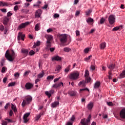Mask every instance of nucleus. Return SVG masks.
<instances>
[{
    "mask_svg": "<svg viewBox=\"0 0 125 125\" xmlns=\"http://www.w3.org/2000/svg\"><path fill=\"white\" fill-rule=\"evenodd\" d=\"M23 120H24V124H27V123H28V122H29V120H28L27 118H23Z\"/></svg>",
    "mask_w": 125,
    "mask_h": 125,
    "instance_id": "4d7b16f0",
    "label": "nucleus"
},
{
    "mask_svg": "<svg viewBox=\"0 0 125 125\" xmlns=\"http://www.w3.org/2000/svg\"><path fill=\"white\" fill-rule=\"evenodd\" d=\"M35 54V52L33 50H31L29 52V55H34Z\"/></svg>",
    "mask_w": 125,
    "mask_h": 125,
    "instance_id": "13d9d810",
    "label": "nucleus"
},
{
    "mask_svg": "<svg viewBox=\"0 0 125 125\" xmlns=\"http://www.w3.org/2000/svg\"><path fill=\"white\" fill-rule=\"evenodd\" d=\"M51 42H49L48 41H46V49H47V50H49V48L51 47Z\"/></svg>",
    "mask_w": 125,
    "mask_h": 125,
    "instance_id": "6ab92c4d",
    "label": "nucleus"
},
{
    "mask_svg": "<svg viewBox=\"0 0 125 125\" xmlns=\"http://www.w3.org/2000/svg\"><path fill=\"white\" fill-rule=\"evenodd\" d=\"M41 45V42L38 41L36 43H35L33 45V48H36V46H39V45Z\"/></svg>",
    "mask_w": 125,
    "mask_h": 125,
    "instance_id": "c756f323",
    "label": "nucleus"
},
{
    "mask_svg": "<svg viewBox=\"0 0 125 125\" xmlns=\"http://www.w3.org/2000/svg\"><path fill=\"white\" fill-rule=\"evenodd\" d=\"M92 56L90 55V56H89L88 57L85 58L84 59L85 61H88V60H89V59H90V58H91Z\"/></svg>",
    "mask_w": 125,
    "mask_h": 125,
    "instance_id": "09e8293b",
    "label": "nucleus"
},
{
    "mask_svg": "<svg viewBox=\"0 0 125 125\" xmlns=\"http://www.w3.org/2000/svg\"><path fill=\"white\" fill-rule=\"evenodd\" d=\"M4 21L8 23V21H9V19L7 17H5L4 19Z\"/></svg>",
    "mask_w": 125,
    "mask_h": 125,
    "instance_id": "0e129e2a",
    "label": "nucleus"
},
{
    "mask_svg": "<svg viewBox=\"0 0 125 125\" xmlns=\"http://www.w3.org/2000/svg\"><path fill=\"white\" fill-rule=\"evenodd\" d=\"M79 76H80L79 72H74L70 74L69 78L70 80H78L79 79Z\"/></svg>",
    "mask_w": 125,
    "mask_h": 125,
    "instance_id": "39448f33",
    "label": "nucleus"
},
{
    "mask_svg": "<svg viewBox=\"0 0 125 125\" xmlns=\"http://www.w3.org/2000/svg\"><path fill=\"white\" fill-rule=\"evenodd\" d=\"M91 12H92V11L90 9H89L85 12V15L86 16H89V15H90V13H91Z\"/></svg>",
    "mask_w": 125,
    "mask_h": 125,
    "instance_id": "2f4dec72",
    "label": "nucleus"
},
{
    "mask_svg": "<svg viewBox=\"0 0 125 125\" xmlns=\"http://www.w3.org/2000/svg\"><path fill=\"white\" fill-rule=\"evenodd\" d=\"M91 80V79L90 78L86 77V83H90V81Z\"/></svg>",
    "mask_w": 125,
    "mask_h": 125,
    "instance_id": "a18cd8bd",
    "label": "nucleus"
},
{
    "mask_svg": "<svg viewBox=\"0 0 125 125\" xmlns=\"http://www.w3.org/2000/svg\"><path fill=\"white\" fill-rule=\"evenodd\" d=\"M84 90H87V91H89V90L87 88H85L83 89H80V92H82V91H84Z\"/></svg>",
    "mask_w": 125,
    "mask_h": 125,
    "instance_id": "de8ad7c7",
    "label": "nucleus"
},
{
    "mask_svg": "<svg viewBox=\"0 0 125 125\" xmlns=\"http://www.w3.org/2000/svg\"><path fill=\"white\" fill-rule=\"evenodd\" d=\"M19 76H20V74H19L18 72H17L14 74V77L16 78V79H18V78H19Z\"/></svg>",
    "mask_w": 125,
    "mask_h": 125,
    "instance_id": "49530a36",
    "label": "nucleus"
},
{
    "mask_svg": "<svg viewBox=\"0 0 125 125\" xmlns=\"http://www.w3.org/2000/svg\"><path fill=\"white\" fill-rule=\"evenodd\" d=\"M91 119V115L89 114L86 120L85 119H82L80 122L82 125H88L90 124V119Z\"/></svg>",
    "mask_w": 125,
    "mask_h": 125,
    "instance_id": "20e7f679",
    "label": "nucleus"
},
{
    "mask_svg": "<svg viewBox=\"0 0 125 125\" xmlns=\"http://www.w3.org/2000/svg\"><path fill=\"white\" fill-rule=\"evenodd\" d=\"M63 51H65V52H69V51H71V49L70 48L65 47L63 48Z\"/></svg>",
    "mask_w": 125,
    "mask_h": 125,
    "instance_id": "c9c22d12",
    "label": "nucleus"
},
{
    "mask_svg": "<svg viewBox=\"0 0 125 125\" xmlns=\"http://www.w3.org/2000/svg\"><path fill=\"white\" fill-rule=\"evenodd\" d=\"M106 47V43L105 42L102 43L100 44V47L101 49H104L105 47Z\"/></svg>",
    "mask_w": 125,
    "mask_h": 125,
    "instance_id": "cd10ccee",
    "label": "nucleus"
},
{
    "mask_svg": "<svg viewBox=\"0 0 125 125\" xmlns=\"http://www.w3.org/2000/svg\"><path fill=\"white\" fill-rule=\"evenodd\" d=\"M43 76H44V72H43V71H42V73H39L37 75V77L38 78V79H42V78H43Z\"/></svg>",
    "mask_w": 125,
    "mask_h": 125,
    "instance_id": "393cba45",
    "label": "nucleus"
},
{
    "mask_svg": "<svg viewBox=\"0 0 125 125\" xmlns=\"http://www.w3.org/2000/svg\"><path fill=\"white\" fill-rule=\"evenodd\" d=\"M71 122H74L75 121V116L73 115L70 119Z\"/></svg>",
    "mask_w": 125,
    "mask_h": 125,
    "instance_id": "69168bd1",
    "label": "nucleus"
},
{
    "mask_svg": "<svg viewBox=\"0 0 125 125\" xmlns=\"http://www.w3.org/2000/svg\"><path fill=\"white\" fill-rule=\"evenodd\" d=\"M21 52L25 55H28V54L29 53V51L27 49H22Z\"/></svg>",
    "mask_w": 125,
    "mask_h": 125,
    "instance_id": "b1692460",
    "label": "nucleus"
},
{
    "mask_svg": "<svg viewBox=\"0 0 125 125\" xmlns=\"http://www.w3.org/2000/svg\"><path fill=\"white\" fill-rule=\"evenodd\" d=\"M3 30H4V27L2 25H0V31H1V32H3Z\"/></svg>",
    "mask_w": 125,
    "mask_h": 125,
    "instance_id": "3c124183",
    "label": "nucleus"
},
{
    "mask_svg": "<svg viewBox=\"0 0 125 125\" xmlns=\"http://www.w3.org/2000/svg\"><path fill=\"white\" fill-rule=\"evenodd\" d=\"M5 67H3L1 69V73H4L5 72Z\"/></svg>",
    "mask_w": 125,
    "mask_h": 125,
    "instance_id": "338daca9",
    "label": "nucleus"
},
{
    "mask_svg": "<svg viewBox=\"0 0 125 125\" xmlns=\"http://www.w3.org/2000/svg\"><path fill=\"white\" fill-rule=\"evenodd\" d=\"M89 51V48H86L84 49V52L85 53H87Z\"/></svg>",
    "mask_w": 125,
    "mask_h": 125,
    "instance_id": "864d4df0",
    "label": "nucleus"
},
{
    "mask_svg": "<svg viewBox=\"0 0 125 125\" xmlns=\"http://www.w3.org/2000/svg\"><path fill=\"white\" fill-rule=\"evenodd\" d=\"M33 86H34V85L30 83H27L25 85V87L27 90L31 89V88H33Z\"/></svg>",
    "mask_w": 125,
    "mask_h": 125,
    "instance_id": "9d476101",
    "label": "nucleus"
},
{
    "mask_svg": "<svg viewBox=\"0 0 125 125\" xmlns=\"http://www.w3.org/2000/svg\"><path fill=\"white\" fill-rule=\"evenodd\" d=\"M10 106V103H8L6 104L5 106L4 107V109L7 110L8 109V106Z\"/></svg>",
    "mask_w": 125,
    "mask_h": 125,
    "instance_id": "ea45409f",
    "label": "nucleus"
},
{
    "mask_svg": "<svg viewBox=\"0 0 125 125\" xmlns=\"http://www.w3.org/2000/svg\"><path fill=\"white\" fill-rule=\"evenodd\" d=\"M94 106V103L92 102H90L87 105V108L89 111H91L92 108Z\"/></svg>",
    "mask_w": 125,
    "mask_h": 125,
    "instance_id": "1a4fd4ad",
    "label": "nucleus"
},
{
    "mask_svg": "<svg viewBox=\"0 0 125 125\" xmlns=\"http://www.w3.org/2000/svg\"><path fill=\"white\" fill-rule=\"evenodd\" d=\"M114 68H115V64L112 63V64H110V71H112L114 69Z\"/></svg>",
    "mask_w": 125,
    "mask_h": 125,
    "instance_id": "79ce46f5",
    "label": "nucleus"
},
{
    "mask_svg": "<svg viewBox=\"0 0 125 125\" xmlns=\"http://www.w3.org/2000/svg\"><path fill=\"white\" fill-rule=\"evenodd\" d=\"M32 98L31 96H28V97H26L25 98V100H23V102L21 104V106L22 107H25V106H26V105L28 104H30V103H31V102H32Z\"/></svg>",
    "mask_w": 125,
    "mask_h": 125,
    "instance_id": "f03ea898",
    "label": "nucleus"
},
{
    "mask_svg": "<svg viewBox=\"0 0 125 125\" xmlns=\"http://www.w3.org/2000/svg\"><path fill=\"white\" fill-rule=\"evenodd\" d=\"M88 76H89V72H88V70H86L85 71V75H84V77L85 78H87L88 77Z\"/></svg>",
    "mask_w": 125,
    "mask_h": 125,
    "instance_id": "e433bc0d",
    "label": "nucleus"
},
{
    "mask_svg": "<svg viewBox=\"0 0 125 125\" xmlns=\"http://www.w3.org/2000/svg\"><path fill=\"white\" fill-rule=\"evenodd\" d=\"M39 82H41V79L38 78V79H36L35 81V84H37V83H39Z\"/></svg>",
    "mask_w": 125,
    "mask_h": 125,
    "instance_id": "8fccbe9b",
    "label": "nucleus"
},
{
    "mask_svg": "<svg viewBox=\"0 0 125 125\" xmlns=\"http://www.w3.org/2000/svg\"><path fill=\"white\" fill-rule=\"evenodd\" d=\"M120 116L123 119H125V108H123L120 112Z\"/></svg>",
    "mask_w": 125,
    "mask_h": 125,
    "instance_id": "f3484780",
    "label": "nucleus"
},
{
    "mask_svg": "<svg viewBox=\"0 0 125 125\" xmlns=\"http://www.w3.org/2000/svg\"><path fill=\"white\" fill-rule=\"evenodd\" d=\"M81 13V12L80 11H76L75 13V16H79Z\"/></svg>",
    "mask_w": 125,
    "mask_h": 125,
    "instance_id": "603ef678",
    "label": "nucleus"
},
{
    "mask_svg": "<svg viewBox=\"0 0 125 125\" xmlns=\"http://www.w3.org/2000/svg\"><path fill=\"white\" fill-rule=\"evenodd\" d=\"M58 37L62 43H66L67 42V39L66 34H59Z\"/></svg>",
    "mask_w": 125,
    "mask_h": 125,
    "instance_id": "7ed1b4c3",
    "label": "nucleus"
},
{
    "mask_svg": "<svg viewBox=\"0 0 125 125\" xmlns=\"http://www.w3.org/2000/svg\"><path fill=\"white\" fill-rule=\"evenodd\" d=\"M31 113L30 112H28L25 113L24 115H23V119H27V118L29 117V116H30V114Z\"/></svg>",
    "mask_w": 125,
    "mask_h": 125,
    "instance_id": "72a5a7b5",
    "label": "nucleus"
},
{
    "mask_svg": "<svg viewBox=\"0 0 125 125\" xmlns=\"http://www.w3.org/2000/svg\"><path fill=\"white\" fill-rule=\"evenodd\" d=\"M78 85L79 86H81V85H82V86H85V82L84 81H81L78 83Z\"/></svg>",
    "mask_w": 125,
    "mask_h": 125,
    "instance_id": "a878e982",
    "label": "nucleus"
},
{
    "mask_svg": "<svg viewBox=\"0 0 125 125\" xmlns=\"http://www.w3.org/2000/svg\"><path fill=\"white\" fill-rule=\"evenodd\" d=\"M104 22H105V19L104 18H102L100 21V24H104Z\"/></svg>",
    "mask_w": 125,
    "mask_h": 125,
    "instance_id": "4c0bfd02",
    "label": "nucleus"
},
{
    "mask_svg": "<svg viewBox=\"0 0 125 125\" xmlns=\"http://www.w3.org/2000/svg\"><path fill=\"white\" fill-rule=\"evenodd\" d=\"M11 109L13 110L14 112L16 114L17 113V108L16 107V105H15L13 104H11Z\"/></svg>",
    "mask_w": 125,
    "mask_h": 125,
    "instance_id": "412c9836",
    "label": "nucleus"
},
{
    "mask_svg": "<svg viewBox=\"0 0 125 125\" xmlns=\"http://www.w3.org/2000/svg\"><path fill=\"white\" fill-rule=\"evenodd\" d=\"M123 29V25H120L119 26H116L115 27H114L112 31L114 32V31H121Z\"/></svg>",
    "mask_w": 125,
    "mask_h": 125,
    "instance_id": "4468645a",
    "label": "nucleus"
},
{
    "mask_svg": "<svg viewBox=\"0 0 125 125\" xmlns=\"http://www.w3.org/2000/svg\"><path fill=\"white\" fill-rule=\"evenodd\" d=\"M54 18H59V14H55L54 15Z\"/></svg>",
    "mask_w": 125,
    "mask_h": 125,
    "instance_id": "e2e57ef3",
    "label": "nucleus"
},
{
    "mask_svg": "<svg viewBox=\"0 0 125 125\" xmlns=\"http://www.w3.org/2000/svg\"><path fill=\"white\" fill-rule=\"evenodd\" d=\"M70 67H71V65H68V67L65 69L64 72L65 73H68L70 71Z\"/></svg>",
    "mask_w": 125,
    "mask_h": 125,
    "instance_id": "a19ab883",
    "label": "nucleus"
},
{
    "mask_svg": "<svg viewBox=\"0 0 125 125\" xmlns=\"http://www.w3.org/2000/svg\"><path fill=\"white\" fill-rule=\"evenodd\" d=\"M12 115H13V111H12V110L11 109L9 112L10 117H12Z\"/></svg>",
    "mask_w": 125,
    "mask_h": 125,
    "instance_id": "680f3d73",
    "label": "nucleus"
},
{
    "mask_svg": "<svg viewBox=\"0 0 125 125\" xmlns=\"http://www.w3.org/2000/svg\"><path fill=\"white\" fill-rule=\"evenodd\" d=\"M12 13H11L10 12H8L7 13V17H10V16H11L12 15Z\"/></svg>",
    "mask_w": 125,
    "mask_h": 125,
    "instance_id": "bf43d9fd",
    "label": "nucleus"
},
{
    "mask_svg": "<svg viewBox=\"0 0 125 125\" xmlns=\"http://www.w3.org/2000/svg\"><path fill=\"white\" fill-rule=\"evenodd\" d=\"M41 29V23H37L35 25V31H39Z\"/></svg>",
    "mask_w": 125,
    "mask_h": 125,
    "instance_id": "4be33fe9",
    "label": "nucleus"
},
{
    "mask_svg": "<svg viewBox=\"0 0 125 125\" xmlns=\"http://www.w3.org/2000/svg\"><path fill=\"white\" fill-rule=\"evenodd\" d=\"M60 79H61V77H59L58 78H55L54 80V83H56V82H58L59 81V80H60Z\"/></svg>",
    "mask_w": 125,
    "mask_h": 125,
    "instance_id": "5fc2aeb1",
    "label": "nucleus"
},
{
    "mask_svg": "<svg viewBox=\"0 0 125 125\" xmlns=\"http://www.w3.org/2000/svg\"><path fill=\"white\" fill-rule=\"evenodd\" d=\"M59 105V101H55L51 104V107L52 108H56V107H57Z\"/></svg>",
    "mask_w": 125,
    "mask_h": 125,
    "instance_id": "ddd939ff",
    "label": "nucleus"
},
{
    "mask_svg": "<svg viewBox=\"0 0 125 125\" xmlns=\"http://www.w3.org/2000/svg\"><path fill=\"white\" fill-rule=\"evenodd\" d=\"M61 57L56 56L53 58H52V61H61Z\"/></svg>",
    "mask_w": 125,
    "mask_h": 125,
    "instance_id": "dca6fc26",
    "label": "nucleus"
},
{
    "mask_svg": "<svg viewBox=\"0 0 125 125\" xmlns=\"http://www.w3.org/2000/svg\"><path fill=\"white\" fill-rule=\"evenodd\" d=\"M45 94H46V95H47V96H48L49 98H50V97H51V94L49 91H46L45 92Z\"/></svg>",
    "mask_w": 125,
    "mask_h": 125,
    "instance_id": "f704fd0d",
    "label": "nucleus"
},
{
    "mask_svg": "<svg viewBox=\"0 0 125 125\" xmlns=\"http://www.w3.org/2000/svg\"><path fill=\"white\" fill-rule=\"evenodd\" d=\"M42 12L41 10H37L35 13V17L37 18H40V17H41V15H42Z\"/></svg>",
    "mask_w": 125,
    "mask_h": 125,
    "instance_id": "f8f14e48",
    "label": "nucleus"
},
{
    "mask_svg": "<svg viewBox=\"0 0 125 125\" xmlns=\"http://www.w3.org/2000/svg\"><path fill=\"white\" fill-rule=\"evenodd\" d=\"M63 85H64V84L62 82L56 83L53 85L52 87L54 88H60V87L63 86Z\"/></svg>",
    "mask_w": 125,
    "mask_h": 125,
    "instance_id": "0eeeda50",
    "label": "nucleus"
},
{
    "mask_svg": "<svg viewBox=\"0 0 125 125\" xmlns=\"http://www.w3.org/2000/svg\"><path fill=\"white\" fill-rule=\"evenodd\" d=\"M30 23H31V22H30L29 21L21 23V24H20L19 26L18 30H21V29H23V28L27 27V26H28V25L30 24Z\"/></svg>",
    "mask_w": 125,
    "mask_h": 125,
    "instance_id": "423d86ee",
    "label": "nucleus"
},
{
    "mask_svg": "<svg viewBox=\"0 0 125 125\" xmlns=\"http://www.w3.org/2000/svg\"><path fill=\"white\" fill-rule=\"evenodd\" d=\"M68 94L70 96H75V95L77 94V92L74 91H70L68 92Z\"/></svg>",
    "mask_w": 125,
    "mask_h": 125,
    "instance_id": "5701e85b",
    "label": "nucleus"
},
{
    "mask_svg": "<svg viewBox=\"0 0 125 125\" xmlns=\"http://www.w3.org/2000/svg\"><path fill=\"white\" fill-rule=\"evenodd\" d=\"M116 21V16L114 15H110V24L114 25L115 21Z\"/></svg>",
    "mask_w": 125,
    "mask_h": 125,
    "instance_id": "6e6552de",
    "label": "nucleus"
},
{
    "mask_svg": "<svg viewBox=\"0 0 125 125\" xmlns=\"http://www.w3.org/2000/svg\"><path fill=\"white\" fill-rule=\"evenodd\" d=\"M60 70H61V66H60L59 65H57L55 70L57 71V72H58V71H60Z\"/></svg>",
    "mask_w": 125,
    "mask_h": 125,
    "instance_id": "c03bdc74",
    "label": "nucleus"
},
{
    "mask_svg": "<svg viewBox=\"0 0 125 125\" xmlns=\"http://www.w3.org/2000/svg\"><path fill=\"white\" fill-rule=\"evenodd\" d=\"M1 125H7V122L5 121H2Z\"/></svg>",
    "mask_w": 125,
    "mask_h": 125,
    "instance_id": "052dcab7",
    "label": "nucleus"
},
{
    "mask_svg": "<svg viewBox=\"0 0 125 125\" xmlns=\"http://www.w3.org/2000/svg\"><path fill=\"white\" fill-rule=\"evenodd\" d=\"M5 57L8 60V61L12 62L13 61H14V59H15V57H16V54H15V52H14L13 50H12L11 54H10L9 51L8 50L6 51Z\"/></svg>",
    "mask_w": 125,
    "mask_h": 125,
    "instance_id": "f257e3e1",
    "label": "nucleus"
},
{
    "mask_svg": "<svg viewBox=\"0 0 125 125\" xmlns=\"http://www.w3.org/2000/svg\"><path fill=\"white\" fill-rule=\"evenodd\" d=\"M4 62H5V59L4 58H3L1 59L0 61V66L1 67H2L4 65Z\"/></svg>",
    "mask_w": 125,
    "mask_h": 125,
    "instance_id": "bb28decb",
    "label": "nucleus"
},
{
    "mask_svg": "<svg viewBox=\"0 0 125 125\" xmlns=\"http://www.w3.org/2000/svg\"><path fill=\"white\" fill-rule=\"evenodd\" d=\"M100 86V82L99 81L96 82L94 85V88L96 89L97 88H99Z\"/></svg>",
    "mask_w": 125,
    "mask_h": 125,
    "instance_id": "a211bd4d",
    "label": "nucleus"
},
{
    "mask_svg": "<svg viewBox=\"0 0 125 125\" xmlns=\"http://www.w3.org/2000/svg\"><path fill=\"white\" fill-rule=\"evenodd\" d=\"M45 38L47 40V42H50L51 41H52V39H53V37L52 36L50 35H45Z\"/></svg>",
    "mask_w": 125,
    "mask_h": 125,
    "instance_id": "2eb2a0df",
    "label": "nucleus"
},
{
    "mask_svg": "<svg viewBox=\"0 0 125 125\" xmlns=\"http://www.w3.org/2000/svg\"><path fill=\"white\" fill-rule=\"evenodd\" d=\"M94 20H93L92 18H88L87 20H86V22L87 23H92V22H93Z\"/></svg>",
    "mask_w": 125,
    "mask_h": 125,
    "instance_id": "473e14b6",
    "label": "nucleus"
},
{
    "mask_svg": "<svg viewBox=\"0 0 125 125\" xmlns=\"http://www.w3.org/2000/svg\"><path fill=\"white\" fill-rule=\"evenodd\" d=\"M14 85H15V82H11L8 84V87L14 86Z\"/></svg>",
    "mask_w": 125,
    "mask_h": 125,
    "instance_id": "58836bf2",
    "label": "nucleus"
},
{
    "mask_svg": "<svg viewBox=\"0 0 125 125\" xmlns=\"http://www.w3.org/2000/svg\"><path fill=\"white\" fill-rule=\"evenodd\" d=\"M0 10L2 11V12H3V13H5V12H6V9H1Z\"/></svg>",
    "mask_w": 125,
    "mask_h": 125,
    "instance_id": "774afa93",
    "label": "nucleus"
},
{
    "mask_svg": "<svg viewBox=\"0 0 125 125\" xmlns=\"http://www.w3.org/2000/svg\"><path fill=\"white\" fill-rule=\"evenodd\" d=\"M25 39V35L22 34V33L19 32L18 36V41H20V40H22V41H24Z\"/></svg>",
    "mask_w": 125,
    "mask_h": 125,
    "instance_id": "9b49d317",
    "label": "nucleus"
},
{
    "mask_svg": "<svg viewBox=\"0 0 125 125\" xmlns=\"http://www.w3.org/2000/svg\"><path fill=\"white\" fill-rule=\"evenodd\" d=\"M123 78H125V70H124L120 74V78L123 79Z\"/></svg>",
    "mask_w": 125,
    "mask_h": 125,
    "instance_id": "7c9ffc66",
    "label": "nucleus"
},
{
    "mask_svg": "<svg viewBox=\"0 0 125 125\" xmlns=\"http://www.w3.org/2000/svg\"><path fill=\"white\" fill-rule=\"evenodd\" d=\"M41 117H42V116L41 115V114L37 115L36 117L35 121H39V120H40V119H41Z\"/></svg>",
    "mask_w": 125,
    "mask_h": 125,
    "instance_id": "37998d69",
    "label": "nucleus"
},
{
    "mask_svg": "<svg viewBox=\"0 0 125 125\" xmlns=\"http://www.w3.org/2000/svg\"><path fill=\"white\" fill-rule=\"evenodd\" d=\"M9 3L7 2L0 1V6H8Z\"/></svg>",
    "mask_w": 125,
    "mask_h": 125,
    "instance_id": "aec40b11",
    "label": "nucleus"
},
{
    "mask_svg": "<svg viewBox=\"0 0 125 125\" xmlns=\"http://www.w3.org/2000/svg\"><path fill=\"white\" fill-rule=\"evenodd\" d=\"M19 8H18V5H16L14 6V11H17V10H18Z\"/></svg>",
    "mask_w": 125,
    "mask_h": 125,
    "instance_id": "6e6d98bb",
    "label": "nucleus"
},
{
    "mask_svg": "<svg viewBox=\"0 0 125 125\" xmlns=\"http://www.w3.org/2000/svg\"><path fill=\"white\" fill-rule=\"evenodd\" d=\"M53 79H54V76L50 75L47 77V81H52Z\"/></svg>",
    "mask_w": 125,
    "mask_h": 125,
    "instance_id": "c85d7f7f",
    "label": "nucleus"
}]
</instances>
